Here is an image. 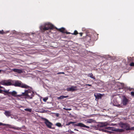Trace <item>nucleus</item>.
Instances as JSON below:
<instances>
[{
	"label": "nucleus",
	"instance_id": "f8f14e48",
	"mask_svg": "<svg viewBox=\"0 0 134 134\" xmlns=\"http://www.w3.org/2000/svg\"><path fill=\"white\" fill-rule=\"evenodd\" d=\"M86 38L87 41L89 42L93 40V38L92 36L87 35L86 37Z\"/></svg>",
	"mask_w": 134,
	"mask_h": 134
},
{
	"label": "nucleus",
	"instance_id": "dca6fc26",
	"mask_svg": "<svg viewBox=\"0 0 134 134\" xmlns=\"http://www.w3.org/2000/svg\"><path fill=\"white\" fill-rule=\"evenodd\" d=\"M113 131H114L116 132H124V131L123 129H116L114 128V130H113Z\"/></svg>",
	"mask_w": 134,
	"mask_h": 134
},
{
	"label": "nucleus",
	"instance_id": "c03bdc74",
	"mask_svg": "<svg viewBox=\"0 0 134 134\" xmlns=\"http://www.w3.org/2000/svg\"><path fill=\"white\" fill-rule=\"evenodd\" d=\"M63 109L67 110V108H64Z\"/></svg>",
	"mask_w": 134,
	"mask_h": 134
},
{
	"label": "nucleus",
	"instance_id": "1a4fd4ad",
	"mask_svg": "<svg viewBox=\"0 0 134 134\" xmlns=\"http://www.w3.org/2000/svg\"><path fill=\"white\" fill-rule=\"evenodd\" d=\"M78 90L76 86H71V87L68 88V91H74Z\"/></svg>",
	"mask_w": 134,
	"mask_h": 134
},
{
	"label": "nucleus",
	"instance_id": "6e6552de",
	"mask_svg": "<svg viewBox=\"0 0 134 134\" xmlns=\"http://www.w3.org/2000/svg\"><path fill=\"white\" fill-rule=\"evenodd\" d=\"M45 25L47 27V28L48 29V30L49 29L52 30L54 28V26L51 23H47L45 24Z\"/></svg>",
	"mask_w": 134,
	"mask_h": 134
},
{
	"label": "nucleus",
	"instance_id": "4c0bfd02",
	"mask_svg": "<svg viewBox=\"0 0 134 134\" xmlns=\"http://www.w3.org/2000/svg\"><path fill=\"white\" fill-rule=\"evenodd\" d=\"M56 115L57 117H58L59 116V114L58 113H56Z\"/></svg>",
	"mask_w": 134,
	"mask_h": 134
},
{
	"label": "nucleus",
	"instance_id": "09e8293b",
	"mask_svg": "<svg viewBox=\"0 0 134 134\" xmlns=\"http://www.w3.org/2000/svg\"><path fill=\"white\" fill-rule=\"evenodd\" d=\"M70 132L71 133H73V132L72 131H70Z\"/></svg>",
	"mask_w": 134,
	"mask_h": 134
},
{
	"label": "nucleus",
	"instance_id": "aec40b11",
	"mask_svg": "<svg viewBox=\"0 0 134 134\" xmlns=\"http://www.w3.org/2000/svg\"><path fill=\"white\" fill-rule=\"evenodd\" d=\"M67 97V96H60L57 97V99H64L65 98H66Z\"/></svg>",
	"mask_w": 134,
	"mask_h": 134
},
{
	"label": "nucleus",
	"instance_id": "3c124183",
	"mask_svg": "<svg viewBox=\"0 0 134 134\" xmlns=\"http://www.w3.org/2000/svg\"><path fill=\"white\" fill-rule=\"evenodd\" d=\"M120 106V105H118V107H119Z\"/></svg>",
	"mask_w": 134,
	"mask_h": 134
},
{
	"label": "nucleus",
	"instance_id": "c85d7f7f",
	"mask_svg": "<svg viewBox=\"0 0 134 134\" xmlns=\"http://www.w3.org/2000/svg\"><path fill=\"white\" fill-rule=\"evenodd\" d=\"M69 115L70 117H73V116L71 115V114L70 113H69L68 112V116Z\"/></svg>",
	"mask_w": 134,
	"mask_h": 134
},
{
	"label": "nucleus",
	"instance_id": "7c9ffc66",
	"mask_svg": "<svg viewBox=\"0 0 134 134\" xmlns=\"http://www.w3.org/2000/svg\"><path fill=\"white\" fill-rule=\"evenodd\" d=\"M5 33L4 32L3 30H2V31H0V34H5Z\"/></svg>",
	"mask_w": 134,
	"mask_h": 134
},
{
	"label": "nucleus",
	"instance_id": "a878e982",
	"mask_svg": "<svg viewBox=\"0 0 134 134\" xmlns=\"http://www.w3.org/2000/svg\"><path fill=\"white\" fill-rule=\"evenodd\" d=\"M127 130H128V131L134 130V127H130V126L129 127V128L127 129Z\"/></svg>",
	"mask_w": 134,
	"mask_h": 134
},
{
	"label": "nucleus",
	"instance_id": "393cba45",
	"mask_svg": "<svg viewBox=\"0 0 134 134\" xmlns=\"http://www.w3.org/2000/svg\"><path fill=\"white\" fill-rule=\"evenodd\" d=\"M55 125L56 126H58L59 127H60V126H62V124L60 123H57Z\"/></svg>",
	"mask_w": 134,
	"mask_h": 134
},
{
	"label": "nucleus",
	"instance_id": "ea45409f",
	"mask_svg": "<svg viewBox=\"0 0 134 134\" xmlns=\"http://www.w3.org/2000/svg\"><path fill=\"white\" fill-rule=\"evenodd\" d=\"M3 91L2 90L0 89V93H2V91Z\"/></svg>",
	"mask_w": 134,
	"mask_h": 134
},
{
	"label": "nucleus",
	"instance_id": "a18cd8bd",
	"mask_svg": "<svg viewBox=\"0 0 134 134\" xmlns=\"http://www.w3.org/2000/svg\"><path fill=\"white\" fill-rule=\"evenodd\" d=\"M76 130V131H78V130H77V129H75L74 130Z\"/></svg>",
	"mask_w": 134,
	"mask_h": 134
},
{
	"label": "nucleus",
	"instance_id": "473e14b6",
	"mask_svg": "<svg viewBox=\"0 0 134 134\" xmlns=\"http://www.w3.org/2000/svg\"><path fill=\"white\" fill-rule=\"evenodd\" d=\"M103 132H106V133H108V131H107V130H103Z\"/></svg>",
	"mask_w": 134,
	"mask_h": 134
},
{
	"label": "nucleus",
	"instance_id": "7ed1b4c3",
	"mask_svg": "<svg viewBox=\"0 0 134 134\" xmlns=\"http://www.w3.org/2000/svg\"><path fill=\"white\" fill-rule=\"evenodd\" d=\"M27 89L28 90H27V98L32 99V97L34 96V92L32 91V89L30 86Z\"/></svg>",
	"mask_w": 134,
	"mask_h": 134
},
{
	"label": "nucleus",
	"instance_id": "f704fd0d",
	"mask_svg": "<svg viewBox=\"0 0 134 134\" xmlns=\"http://www.w3.org/2000/svg\"><path fill=\"white\" fill-rule=\"evenodd\" d=\"M64 74V72H58L57 73V74Z\"/></svg>",
	"mask_w": 134,
	"mask_h": 134
},
{
	"label": "nucleus",
	"instance_id": "79ce46f5",
	"mask_svg": "<svg viewBox=\"0 0 134 134\" xmlns=\"http://www.w3.org/2000/svg\"><path fill=\"white\" fill-rule=\"evenodd\" d=\"M87 122L88 123H91V122L90 120H88L87 121Z\"/></svg>",
	"mask_w": 134,
	"mask_h": 134
},
{
	"label": "nucleus",
	"instance_id": "a19ab883",
	"mask_svg": "<svg viewBox=\"0 0 134 134\" xmlns=\"http://www.w3.org/2000/svg\"><path fill=\"white\" fill-rule=\"evenodd\" d=\"M112 132L111 131H108V133L111 134V133Z\"/></svg>",
	"mask_w": 134,
	"mask_h": 134
},
{
	"label": "nucleus",
	"instance_id": "39448f33",
	"mask_svg": "<svg viewBox=\"0 0 134 134\" xmlns=\"http://www.w3.org/2000/svg\"><path fill=\"white\" fill-rule=\"evenodd\" d=\"M3 92L8 94H11L13 96L16 98H18V95L17 94V92L15 91H13L12 92H9L8 91L4 90H3Z\"/></svg>",
	"mask_w": 134,
	"mask_h": 134
},
{
	"label": "nucleus",
	"instance_id": "f257e3e1",
	"mask_svg": "<svg viewBox=\"0 0 134 134\" xmlns=\"http://www.w3.org/2000/svg\"><path fill=\"white\" fill-rule=\"evenodd\" d=\"M70 124H72V126L74 127L78 126L80 127H85L88 129L90 128L89 127L83 124L81 122L76 123V122H70L68 124V125H70Z\"/></svg>",
	"mask_w": 134,
	"mask_h": 134
},
{
	"label": "nucleus",
	"instance_id": "72a5a7b5",
	"mask_svg": "<svg viewBox=\"0 0 134 134\" xmlns=\"http://www.w3.org/2000/svg\"><path fill=\"white\" fill-rule=\"evenodd\" d=\"M48 98H44L43 99V101L44 102H46V100H47Z\"/></svg>",
	"mask_w": 134,
	"mask_h": 134
},
{
	"label": "nucleus",
	"instance_id": "bb28decb",
	"mask_svg": "<svg viewBox=\"0 0 134 134\" xmlns=\"http://www.w3.org/2000/svg\"><path fill=\"white\" fill-rule=\"evenodd\" d=\"M78 34V32L77 31L75 30L74 31V33H73L72 34V35H76Z\"/></svg>",
	"mask_w": 134,
	"mask_h": 134
},
{
	"label": "nucleus",
	"instance_id": "de8ad7c7",
	"mask_svg": "<svg viewBox=\"0 0 134 134\" xmlns=\"http://www.w3.org/2000/svg\"><path fill=\"white\" fill-rule=\"evenodd\" d=\"M67 33H68V34H70V32H68Z\"/></svg>",
	"mask_w": 134,
	"mask_h": 134
},
{
	"label": "nucleus",
	"instance_id": "4468645a",
	"mask_svg": "<svg viewBox=\"0 0 134 134\" xmlns=\"http://www.w3.org/2000/svg\"><path fill=\"white\" fill-rule=\"evenodd\" d=\"M12 70L14 72H16L18 73H21L23 72L22 70L17 69H13Z\"/></svg>",
	"mask_w": 134,
	"mask_h": 134
},
{
	"label": "nucleus",
	"instance_id": "412c9836",
	"mask_svg": "<svg viewBox=\"0 0 134 134\" xmlns=\"http://www.w3.org/2000/svg\"><path fill=\"white\" fill-rule=\"evenodd\" d=\"M12 83L10 82H5V86H10L12 85Z\"/></svg>",
	"mask_w": 134,
	"mask_h": 134
},
{
	"label": "nucleus",
	"instance_id": "cd10ccee",
	"mask_svg": "<svg viewBox=\"0 0 134 134\" xmlns=\"http://www.w3.org/2000/svg\"><path fill=\"white\" fill-rule=\"evenodd\" d=\"M0 84L5 85V82L4 81H2L0 82Z\"/></svg>",
	"mask_w": 134,
	"mask_h": 134
},
{
	"label": "nucleus",
	"instance_id": "b1692460",
	"mask_svg": "<svg viewBox=\"0 0 134 134\" xmlns=\"http://www.w3.org/2000/svg\"><path fill=\"white\" fill-rule=\"evenodd\" d=\"M24 110L26 111L31 112L32 111V110L31 109L29 108H26L24 109Z\"/></svg>",
	"mask_w": 134,
	"mask_h": 134
},
{
	"label": "nucleus",
	"instance_id": "f3484780",
	"mask_svg": "<svg viewBox=\"0 0 134 134\" xmlns=\"http://www.w3.org/2000/svg\"><path fill=\"white\" fill-rule=\"evenodd\" d=\"M56 29H57L58 30H59V31L62 32L63 33L65 32V29L64 28H61L59 29H58L57 28H55Z\"/></svg>",
	"mask_w": 134,
	"mask_h": 134
},
{
	"label": "nucleus",
	"instance_id": "37998d69",
	"mask_svg": "<svg viewBox=\"0 0 134 134\" xmlns=\"http://www.w3.org/2000/svg\"><path fill=\"white\" fill-rule=\"evenodd\" d=\"M3 125V124L2 123H0V126L1 125Z\"/></svg>",
	"mask_w": 134,
	"mask_h": 134
},
{
	"label": "nucleus",
	"instance_id": "f03ea898",
	"mask_svg": "<svg viewBox=\"0 0 134 134\" xmlns=\"http://www.w3.org/2000/svg\"><path fill=\"white\" fill-rule=\"evenodd\" d=\"M13 85L15 87H19L22 88H27L29 86L23 83L20 81H16L14 83Z\"/></svg>",
	"mask_w": 134,
	"mask_h": 134
},
{
	"label": "nucleus",
	"instance_id": "2f4dec72",
	"mask_svg": "<svg viewBox=\"0 0 134 134\" xmlns=\"http://www.w3.org/2000/svg\"><path fill=\"white\" fill-rule=\"evenodd\" d=\"M131 94L132 96H133L134 97V92H131Z\"/></svg>",
	"mask_w": 134,
	"mask_h": 134
},
{
	"label": "nucleus",
	"instance_id": "423d86ee",
	"mask_svg": "<svg viewBox=\"0 0 134 134\" xmlns=\"http://www.w3.org/2000/svg\"><path fill=\"white\" fill-rule=\"evenodd\" d=\"M43 120L45 121L44 123L48 127L52 129V126L53 124L46 119L43 118Z\"/></svg>",
	"mask_w": 134,
	"mask_h": 134
},
{
	"label": "nucleus",
	"instance_id": "8fccbe9b",
	"mask_svg": "<svg viewBox=\"0 0 134 134\" xmlns=\"http://www.w3.org/2000/svg\"><path fill=\"white\" fill-rule=\"evenodd\" d=\"M3 71V70H0V73L1 72V71Z\"/></svg>",
	"mask_w": 134,
	"mask_h": 134
},
{
	"label": "nucleus",
	"instance_id": "9d476101",
	"mask_svg": "<svg viewBox=\"0 0 134 134\" xmlns=\"http://www.w3.org/2000/svg\"><path fill=\"white\" fill-rule=\"evenodd\" d=\"M40 29L42 32H44L45 31L48 30V29L44 25V26H41L40 27Z\"/></svg>",
	"mask_w": 134,
	"mask_h": 134
},
{
	"label": "nucleus",
	"instance_id": "49530a36",
	"mask_svg": "<svg viewBox=\"0 0 134 134\" xmlns=\"http://www.w3.org/2000/svg\"><path fill=\"white\" fill-rule=\"evenodd\" d=\"M71 109H70V108H68V110H71Z\"/></svg>",
	"mask_w": 134,
	"mask_h": 134
},
{
	"label": "nucleus",
	"instance_id": "e433bc0d",
	"mask_svg": "<svg viewBox=\"0 0 134 134\" xmlns=\"http://www.w3.org/2000/svg\"><path fill=\"white\" fill-rule=\"evenodd\" d=\"M79 34H80L81 36H82V35L83 34V33L82 32L80 33H79Z\"/></svg>",
	"mask_w": 134,
	"mask_h": 134
},
{
	"label": "nucleus",
	"instance_id": "6ab92c4d",
	"mask_svg": "<svg viewBox=\"0 0 134 134\" xmlns=\"http://www.w3.org/2000/svg\"><path fill=\"white\" fill-rule=\"evenodd\" d=\"M108 125V124L106 123H102L100 125V127H103L104 126H107Z\"/></svg>",
	"mask_w": 134,
	"mask_h": 134
},
{
	"label": "nucleus",
	"instance_id": "a211bd4d",
	"mask_svg": "<svg viewBox=\"0 0 134 134\" xmlns=\"http://www.w3.org/2000/svg\"><path fill=\"white\" fill-rule=\"evenodd\" d=\"M89 77H90L92 79L94 80L95 79V78L94 76H93V74L92 73H89L88 75Z\"/></svg>",
	"mask_w": 134,
	"mask_h": 134
},
{
	"label": "nucleus",
	"instance_id": "c756f323",
	"mask_svg": "<svg viewBox=\"0 0 134 134\" xmlns=\"http://www.w3.org/2000/svg\"><path fill=\"white\" fill-rule=\"evenodd\" d=\"M130 65L131 66H134V63L133 62H131L130 63Z\"/></svg>",
	"mask_w": 134,
	"mask_h": 134
},
{
	"label": "nucleus",
	"instance_id": "2eb2a0df",
	"mask_svg": "<svg viewBox=\"0 0 134 134\" xmlns=\"http://www.w3.org/2000/svg\"><path fill=\"white\" fill-rule=\"evenodd\" d=\"M11 112L10 111H5L4 113V114L7 116L9 117L11 115Z\"/></svg>",
	"mask_w": 134,
	"mask_h": 134
},
{
	"label": "nucleus",
	"instance_id": "c9c22d12",
	"mask_svg": "<svg viewBox=\"0 0 134 134\" xmlns=\"http://www.w3.org/2000/svg\"><path fill=\"white\" fill-rule=\"evenodd\" d=\"M86 85V86H92L91 85V84H87Z\"/></svg>",
	"mask_w": 134,
	"mask_h": 134
},
{
	"label": "nucleus",
	"instance_id": "9b49d317",
	"mask_svg": "<svg viewBox=\"0 0 134 134\" xmlns=\"http://www.w3.org/2000/svg\"><path fill=\"white\" fill-rule=\"evenodd\" d=\"M129 102L128 99L125 97H124L122 101V103L124 105H126Z\"/></svg>",
	"mask_w": 134,
	"mask_h": 134
},
{
	"label": "nucleus",
	"instance_id": "0eeeda50",
	"mask_svg": "<svg viewBox=\"0 0 134 134\" xmlns=\"http://www.w3.org/2000/svg\"><path fill=\"white\" fill-rule=\"evenodd\" d=\"M27 90H25L24 92L22 93L21 94L18 95L19 97L20 98H27Z\"/></svg>",
	"mask_w": 134,
	"mask_h": 134
},
{
	"label": "nucleus",
	"instance_id": "5701e85b",
	"mask_svg": "<svg viewBox=\"0 0 134 134\" xmlns=\"http://www.w3.org/2000/svg\"><path fill=\"white\" fill-rule=\"evenodd\" d=\"M106 129L109 130H110L113 131V130H114V128L113 127H106L105 128Z\"/></svg>",
	"mask_w": 134,
	"mask_h": 134
},
{
	"label": "nucleus",
	"instance_id": "20e7f679",
	"mask_svg": "<svg viewBox=\"0 0 134 134\" xmlns=\"http://www.w3.org/2000/svg\"><path fill=\"white\" fill-rule=\"evenodd\" d=\"M119 125L121 128L125 129L127 131H128L127 129H128L130 127V125L128 124L127 123L121 122Z\"/></svg>",
	"mask_w": 134,
	"mask_h": 134
},
{
	"label": "nucleus",
	"instance_id": "ddd939ff",
	"mask_svg": "<svg viewBox=\"0 0 134 134\" xmlns=\"http://www.w3.org/2000/svg\"><path fill=\"white\" fill-rule=\"evenodd\" d=\"M94 96L96 99H99L102 98V95L100 93H94Z\"/></svg>",
	"mask_w": 134,
	"mask_h": 134
},
{
	"label": "nucleus",
	"instance_id": "58836bf2",
	"mask_svg": "<svg viewBox=\"0 0 134 134\" xmlns=\"http://www.w3.org/2000/svg\"><path fill=\"white\" fill-rule=\"evenodd\" d=\"M0 88H3V89L5 90V88L4 87H2L1 86H0Z\"/></svg>",
	"mask_w": 134,
	"mask_h": 134
},
{
	"label": "nucleus",
	"instance_id": "603ef678",
	"mask_svg": "<svg viewBox=\"0 0 134 134\" xmlns=\"http://www.w3.org/2000/svg\"><path fill=\"white\" fill-rule=\"evenodd\" d=\"M65 33L66 34H67V32H65Z\"/></svg>",
	"mask_w": 134,
	"mask_h": 134
},
{
	"label": "nucleus",
	"instance_id": "4be33fe9",
	"mask_svg": "<svg viewBox=\"0 0 134 134\" xmlns=\"http://www.w3.org/2000/svg\"><path fill=\"white\" fill-rule=\"evenodd\" d=\"M128 62H131L133 60V58L131 57H128L127 58Z\"/></svg>",
	"mask_w": 134,
	"mask_h": 134
}]
</instances>
